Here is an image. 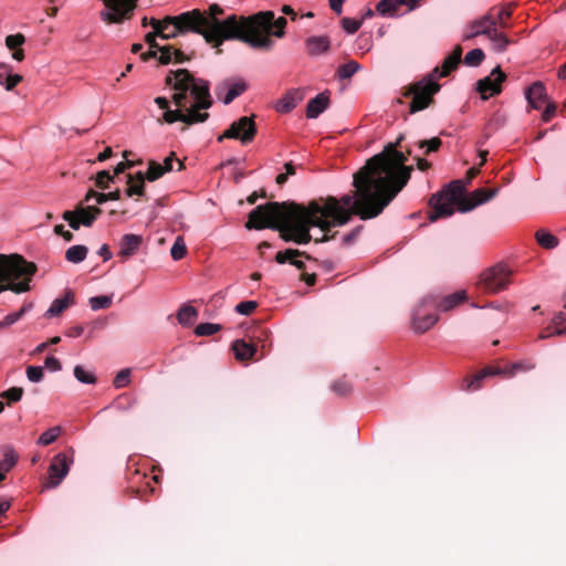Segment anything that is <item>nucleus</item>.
Wrapping results in <instances>:
<instances>
[{"label":"nucleus","mask_w":566,"mask_h":566,"mask_svg":"<svg viewBox=\"0 0 566 566\" xmlns=\"http://www.w3.org/2000/svg\"><path fill=\"white\" fill-rule=\"evenodd\" d=\"M129 369H122L114 378L113 385L116 389L124 388L129 384Z\"/></svg>","instance_id":"09e8293b"},{"label":"nucleus","mask_w":566,"mask_h":566,"mask_svg":"<svg viewBox=\"0 0 566 566\" xmlns=\"http://www.w3.org/2000/svg\"><path fill=\"white\" fill-rule=\"evenodd\" d=\"M232 349H233L235 358L239 360L250 359L254 356V354L256 352V348L254 347V345L245 343L242 339H237L232 344Z\"/></svg>","instance_id":"b1692460"},{"label":"nucleus","mask_w":566,"mask_h":566,"mask_svg":"<svg viewBox=\"0 0 566 566\" xmlns=\"http://www.w3.org/2000/svg\"><path fill=\"white\" fill-rule=\"evenodd\" d=\"M200 13L221 25L223 23L226 24V22L231 19L234 20L235 25L232 29L238 35L224 38V41L237 39L249 44L252 49L264 51H270L274 45V42H272L266 35L261 34L262 31L269 29L273 20L272 11H261L247 18L231 14L224 20H220L218 19V15L223 13V9L218 4H212L209 7L208 11L200 10Z\"/></svg>","instance_id":"39448f33"},{"label":"nucleus","mask_w":566,"mask_h":566,"mask_svg":"<svg viewBox=\"0 0 566 566\" xmlns=\"http://www.w3.org/2000/svg\"><path fill=\"white\" fill-rule=\"evenodd\" d=\"M488 39L491 42L493 51L497 53L505 52L511 44V40L505 33L497 31V29H495Z\"/></svg>","instance_id":"c85d7f7f"},{"label":"nucleus","mask_w":566,"mask_h":566,"mask_svg":"<svg viewBox=\"0 0 566 566\" xmlns=\"http://www.w3.org/2000/svg\"><path fill=\"white\" fill-rule=\"evenodd\" d=\"M150 25L164 40L175 39L180 34L188 32L201 34L207 43L214 46L222 44L224 38L238 35L233 32L235 22L233 19L218 24L212 19H209L200 13V10L193 9L182 12L178 15H167L163 20L155 18L150 19Z\"/></svg>","instance_id":"7ed1b4c3"},{"label":"nucleus","mask_w":566,"mask_h":566,"mask_svg":"<svg viewBox=\"0 0 566 566\" xmlns=\"http://www.w3.org/2000/svg\"><path fill=\"white\" fill-rule=\"evenodd\" d=\"M74 377L77 381L86 385H92L96 382V376L92 370L85 369L81 365H76L74 367Z\"/></svg>","instance_id":"58836bf2"},{"label":"nucleus","mask_w":566,"mask_h":566,"mask_svg":"<svg viewBox=\"0 0 566 566\" xmlns=\"http://www.w3.org/2000/svg\"><path fill=\"white\" fill-rule=\"evenodd\" d=\"M27 378L31 382H40L43 378V368L41 366H29L27 368Z\"/></svg>","instance_id":"6e6d98bb"},{"label":"nucleus","mask_w":566,"mask_h":566,"mask_svg":"<svg viewBox=\"0 0 566 566\" xmlns=\"http://www.w3.org/2000/svg\"><path fill=\"white\" fill-rule=\"evenodd\" d=\"M511 275L512 270L507 265L496 264L481 274L479 286L486 293H499L509 286Z\"/></svg>","instance_id":"6e6552de"},{"label":"nucleus","mask_w":566,"mask_h":566,"mask_svg":"<svg viewBox=\"0 0 566 566\" xmlns=\"http://www.w3.org/2000/svg\"><path fill=\"white\" fill-rule=\"evenodd\" d=\"M187 249L186 244L181 237H178L176 241L174 242L170 254L171 258L176 261L181 260L186 255Z\"/></svg>","instance_id":"a18cd8bd"},{"label":"nucleus","mask_w":566,"mask_h":566,"mask_svg":"<svg viewBox=\"0 0 566 566\" xmlns=\"http://www.w3.org/2000/svg\"><path fill=\"white\" fill-rule=\"evenodd\" d=\"M462 49L457 46L453 52L448 55L442 64L441 70L436 67L428 76L423 77L411 88L412 99L409 105L410 113L424 109L432 101V96L439 91L440 86L437 80L448 76L460 63Z\"/></svg>","instance_id":"423d86ee"},{"label":"nucleus","mask_w":566,"mask_h":566,"mask_svg":"<svg viewBox=\"0 0 566 566\" xmlns=\"http://www.w3.org/2000/svg\"><path fill=\"white\" fill-rule=\"evenodd\" d=\"M505 367L503 368H486L480 371L478 375H475L470 382L468 384L469 390H478L481 387V381L486 376H493V375H503L505 376Z\"/></svg>","instance_id":"c756f323"},{"label":"nucleus","mask_w":566,"mask_h":566,"mask_svg":"<svg viewBox=\"0 0 566 566\" xmlns=\"http://www.w3.org/2000/svg\"><path fill=\"white\" fill-rule=\"evenodd\" d=\"M221 329L220 324L214 323H200L195 328V334L197 336H210L216 334Z\"/></svg>","instance_id":"79ce46f5"},{"label":"nucleus","mask_w":566,"mask_h":566,"mask_svg":"<svg viewBox=\"0 0 566 566\" xmlns=\"http://www.w3.org/2000/svg\"><path fill=\"white\" fill-rule=\"evenodd\" d=\"M564 307L566 308V295L564 297ZM564 334H566V313L559 312L553 317L547 328L539 334V338H548L551 336H559Z\"/></svg>","instance_id":"6ab92c4d"},{"label":"nucleus","mask_w":566,"mask_h":566,"mask_svg":"<svg viewBox=\"0 0 566 566\" xmlns=\"http://www.w3.org/2000/svg\"><path fill=\"white\" fill-rule=\"evenodd\" d=\"M90 306L93 311H98L102 308H107L112 304V297L107 295H98L92 296L88 300Z\"/></svg>","instance_id":"c03bdc74"},{"label":"nucleus","mask_w":566,"mask_h":566,"mask_svg":"<svg viewBox=\"0 0 566 566\" xmlns=\"http://www.w3.org/2000/svg\"><path fill=\"white\" fill-rule=\"evenodd\" d=\"M285 25H286L285 18L280 17V18L275 19V17L273 15V20H272L269 29L265 31H262L261 34L266 35L273 42V40L270 38V35L273 34L276 38H282L285 34V31H284Z\"/></svg>","instance_id":"f704fd0d"},{"label":"nucleus","mask_w":566,"mask_h":566,"mask_svg":"<svg viewBox=\"0 0 566 566\" xmlns=\"http://www.w3.org/2000/svg\"><path fill=\"white\" fill-rule=\"evenodd\" d=\"M198 317V311L191 305H184L177 313L178 323L182 326H191Z\"/></svg>","instance_id":"7c9ffc66"},{"label":"nucleus","mask_w":566,"mask_h":566,"mask_svg":"<svg viewBox=\"0 0 566 566\" xmlns=\"http://www.w3.org/2000/svg\"><path fill=\"white\" fill-rule=\"evenodd\" d=\"M537 243L545 249H554L558 245V239L545 230L536 232Z\"/></svg>","instance_id":"4c0bfd02"},{"label":"nucleus","mask_w":566,"mask_h":566,"mask_svg":"<svg viewBox=\"0 0 566 566\" xmlns=\"http://www.w3.org/2000/svg\"><path fill=\"white\" fill-rule=\"evenodd\" d=\"M556 107L553 103H548L543 113V120L548 122L555 114Z\"/></svg>","instance_id":"338daca9"},{"label":"nucleus","mask_w":566,"mask_h":566,"mask_svg":"<svg viewBox=\"0 0 566 566\" xmlns=\"http://www.w3.org/2000/svg\"><path fill=\"white\" fill-rule=\"evenodd\" d=\"M105 9L99 12L104 22L118 24L129 20L136 9L138 0H102Z\"/></svg>","instance_id":"1a4fd4ad"},{"label":"nucleus","mask_w":566,"mask_h":566,"mask_svg":"<svg viewBox=\"0 0 566 566\" xmlns=\"http://www.w3.org/2000/svg\"><path fill=\"white\" fill-rule=\"evenodd\" d=\"M223 88H227V93L222 97V102H223V104L228 105L245 91L247 84L244 82L239 81V82L224 84Z\"/></svg>","instance_id":"2f4dec72"},{"label":"nucleus","mask_w":566,"mask_h":566,"mask_svg":"<svg viewBox=\"0 0 566 566\" xmlns=\"http://www.w3.org/2000/svg\"><path fill=\"white\" fill-rule=\"evenodd\" d=\"M6 46L12 51V59L17 62L24 60V51L21 48L25 43V36L22 33L10 34L4 40Z\"/></svg>","instance_id":"412c9836"},{"label":"nucleus","mask_w":566,"mask_h":566,"mask_svg":"<svg viewBox=\"0 0 566 566\" xmlns=\"http://www.w3.org/2000/svg\"><path fill=\"white\" fill-rule=\"evenodd\" d=\"M167 83L172 87L171 101L176 108H170L167 97L158 96L154 99L163 111V120L168 124L181 122L187 125L203 123L209 114L206 111L211 107L212 99L209 83L201 78H195L187 70L180 69L170 72Z\"/></svg>","instance_id":"f03ea898"},{"label":"nucleus","mask_w":566,"mask_h":566,"mask_svg":"<svg viewBox=\"0 0 566 566\" xmlns=\"http://www.w3.org/2000/svg\"><path fill=\"white\" fill-rule=\"evenodd\" d=\"M403 0H380L376 6V11L381 17L394 18L398 15Z\"/></svg>","instance_id":"4be33fe9"},{"label":"nucleus","mask_w":566,"mask_h":566,"mask_svg":"<svg viewBox=\"0 0 566 566\" xmlns=\"http://www.w3.org/2000/svg\"><path fill=\"white\" fill-rule=\"evenodd\" d=\"M22 395H23V389L22 388H20V387H12V388H10L8 390H4L1 394V397L7 399L10 402H17V401L21 400Z\"/></svg>","instance_id":"3c124183"},{"label":"nucleus","mask_w":566,"mask_h":566,"mask_svg":"<svg viewBox=\"0 0 566 566\" xmlns=\"http://www.w3.org/2000/svg\"><path fill=\"white\" fill-rule=\"evenodd\" d=\"M44 366L51 371H59L62 368L60 360L54 356L46 357L44 360Z\"/></svg>","instance_id":"bf43d9fd"},{"label":"nucleus","mask_w":566,"mask_h":566,"mask_svg":"<svg viewBox=\"0 0 566 566\" xmlns=\"http://www.w3.org/2000/svg\"><path fill=\"white\" fill-rule=\"evenodd\" d=\"M22 76L19 74L9 75L4 81V87L7 91L13 90L15 85H18L22 81Z\"/></svg>","instance_id":"052dcab7"},{"label":"nucleus","mask_w":566,"mask_h":566,"mask_svg":"<svg viewBox=\"0 0 566 566\" xmlns=\"http://www.w3.org/2000/svg\"><path fill=\"white\" fill-rule=\"evenodd\" d=\"M465 296L467 294L463 290L449 294L440 300L439 308L443 312L451 311L461 304L465 300Z\"/></svg>","instance_id":"393cba45"},{"label":"nucleus","mask_w":566,"mask_h":566,"mask_svg":"<svg viewBox=\"0 0 566 566\" xmlns=\"http://www.w3.org/2000/svg\"><path fill=\"white\" fill-rule=\"evenodd\" d=\"M177 164V170L180 171L184 168V164L175 157V153H171L164 159L163 168L166 172L174 170V165Z\"/></svg>","instance_id":"864d4df0"},{"label":"nucleus","mask_w":566,"mask_h":566,"mask_svg":"<svg viewBox=\"0 0 566 566\" xmlns=\"http://www.w3.org/2000/svg\"><path fill=\"white\" fill-rule=\"evenodd\" d=\"M304 45L310 56H319L328 52L331 40L327 35H312L305 39Z\"/></svg>","instance_id":"dca6fc26"},{"label":"nucleus","mask_w":566,"mask_h":566,"mask_svg":"<svg viewBox=\"0 0 566 566\" xmlns=\"http://www.w3.org/2000/svg\"><path fill=\"white\" fill-rule=\"evenodd\" d=\"M157 50L159 51V56H158V60L161 64H168L171 62L172 60V46L170 45H165V46H159L157 48Z\"/></svg>","instance_id":"4d7b16f0"},{"label":"nucleus","mask_w":566,"mask_h":566,"mask_svg":"<svg viewBox=\"0 0 566 566\" xmlns=\"http://www.w3.org/2000/svg\"><path fill=\"white\" fill-rule=\"evenodd\" d=\"M400 140L387 144L354 175L355 195L328 197L307 207L279 202L258 206L249 213L245 228L279 230L284 241L307 244L311 228L326 232L346 224L353 214L364 220L377 217L407 185L412 171L406 166L405 154L396 149Z\"/></svg>","instance_id":"f257e3e1"},{"label":"nucleus","mask_w":566,"mask_h":566,"mask_svg":"<svg viewBox=\"0 0 566 566\" xmlns=\"http://www.w3.org/2000/svg\"><path fill=\"white\" fill-rule=\"evenodd\" d=\"M61 432L60 427H52L44 431L38 439V444L48 446L54 442Z\"/></svg>","instance_id":"37998d69"},{"label":"nucleus","mask_w":566,"mask_h":566,"mask_svg":"<svg viewBox=\"0 0 566 566\" xmlns=\"http://www.w3.org/2000/svg\"><path fill=\"white\" fill-rule=\"evenodd\" d=\"M113 179V176L107 170H102L96 176V185L99 188H106L107 184Z\"/></svg>","instance_id":"13d9d810"},{"label":"nucleus","mask_w":566,"mask_h":566,"mask_svg":"<svg viewBox=\"0 0 566 566\" xmlns=\"http://www.w3.org/2000/svg\"><path fill=\"white\" fill-rule=\"evenodd\" d=\"M340 23L343 30L348 34H354L361 27V20L352 18H343Z\"/></svg>","instance_id":"49530a36"},{"label":"nucleus","mask_w":566,"mask_h":566,"mask_svg":"<svg viewBox=\"0 0 566 566\" xmlns=\"http://www.w3.org/2000/svg\"><path fill=\"white\" fill-rule=\"evenodd\" d=\"M159 36V34L154 30L153 32H148L145 35V41L149 45L150 49H157L159 45L156 43V38Z\"/></svg>","instance_id":"0e129e2a"},{"label":"nucleus","mask_w":566,"mask_h":566,"mask_svg":"<svg viewBox=\"0 0 566 566\" xmlns=\"http://www.w3.org/2000/svg\"><path fill=\"white\" fill-rule=\"evenodd\" d=\"M18 454L11 447L3 450V460L0 461V481L4 480L6 474L17 464Z\"/></svg>","instance_id":"5701e85b"},{"label":"nucleus","mask_w":566,"mask_h":566,"mask_svg":"<svg viewBox=\"0 0 566 566\" xmlns=\"http://www.w3.org/2000/svg\"><path fill=\"white\" fill-rule=\"evenodd\" d=\"M345 0H328L331 9L336 13L340 14L343 12V4Z\"/></svg>","instance_id":"774afa93"},{"label":"nucleus","mask_w":566,"mask_h":566,"mask_svg":"<svg viewBox=\"0 0 566 566\" xmlns=\"http://www.w3.org/2000/svg\"><path fill=\"white\" fill-rule=\"evenodd\" d=\"M102 210L94 206H78L74 210H66L63 212L62 218L66 221L71 229L78 230L81 226L92 227Z\"/></svg>","instance_id":"9b49d317"},{"label":"nucleus","mask_w":566,"mask_h":566,"mask_svg":"<svg viewBox=\"0 0 566 566\" xmlns=\"http://www.w3.org/2000/svg\"><path fill=\"white\" fill-rule=\"evenodd\" d=\"M535 363L531 359H523L505 366V376L513 377L520 373H527L535 368Z\"/></svg>","instance_id":"bb28decb"},{"label":"nucleus","mask_w":566,"mask_h":566,"mask_svg":"<svg viewBox=\"0 0 566 566\" xmlns=\"http://www.w3.org/2000/svg\"><path fill=\"white\" fill-rule=\"evenodd\" d=\"M333 389L338 395H346L350 390V386L346 381H336L333 385Z\"/></svg>","instance_id":"e2e57ef3"},{"label":"nucleus","mask_w":566,"mask_h":566,"mask_svg":"<svg viewBox=\"0 0 566 566\" xmlns=\"http://www.w3.org/2000/svg\"><path fill=\"white\" fill-rule=\"evenodd\" d=\"M87 252H88V250L85 245H82V244L72 245L66 250L65 259L70 263L77 264L86 259Z\"/></svg>","instance_id":"72a5a7b5"},{"label":"nucleus","mask_w":566,"mask_h":566,"mask_svg":"<svg viewBox=\"0 0 566 566\" xmlns=\"http://www.w3.org/2000/svg\"><path fill=\"white\" fill-rule=\"evenodd\" d=\"M440 146L441 140L438 137H433L429 140H421L418 143V147L420 149H426V154L438 150Z\"/></svg>","instance_id":"603ef678"},{"label":"nucleus","mask_w":566,"mask_h":566,"mask_svg":"<svg viewBox=\"0 0 566 566\" xmlns=\"http://www.w3.org/2000/svg\"><path fill=\"white\" fill-rule=\"evenodd\" d=\"M497 191V188H479L473 190L469 196H465L462 182L460 180L451 181L441 191L430 198L429 205L432 211L429 214V219L431 222H434L440 218L451 217L454 212V205H458L460 212H469L475 207L494 198Z\"/></svg>","instance_id":"20e7f679"},{"label":"nucleus","mask_w":566,"mask_h":566,"mask_svg":"<svg viewBox=\"0 0 566 566\" xmlns=\"http://www.w3.org/2000/svg\"><path fill=\"white\" fill-rule=\"evenodd\" d=\"M296 106V102L293 96H284L277 104V111L281 113H289Z\"/></svg>","instance_id":"5fc2aeb1"},{"label":"nucleus","mask_w":566,"mask_h":566,"mask_svg":"<svg viewBox=\"0 0 566 566\" xmlns=\"http://www.w3.org/2000/svg\"><path fill=\"white\" fill-rule=\"evenodd\" d=\"M36 266L32 262H27L20 255L0 254V283L9 282L0 285V293L6 290L15 293L29 291L30 279L35 273Z\"/></svg>","instance_id":"0eeeda50"},{"label":"nucleus","mask_w":566,"mask_h":566,"mask_svg":"<svg viewBox=\"0 0 566 566\" xmlns=\"http://www.w3.org/2000/svg\"><path fill=\"white\" fill-rule=\"evenodd\" d=\"M165 174H166V171L164 170L163 165L160 163H157L155 160H149L148 169H147L146 174L144 175V177L148 181H155V180L159 179L160 177H163Z\"/></svg>","instance_id":"ea45409f"},{"label":"nucleus","mask_w":566,"mask_h":566,"mask_svg":"<svg viewBox=\"0 0 566 566\" xmlns=\"http://www.w3.org/2000/svg\"><path fill=\"white\" fill-rule=\"evenodd\" d=\"M511 14H512V11H511L510 6L502 7L499 10L497 14L496 15L494 14V17L496 19V27L499 25L500 28H503V29L509 28V23L506 20L511 17Z\"/></svg>","instance_id":"de8ad7c7"},{"label":"nucleus","mask_w":566,"mask_h":566,"mask_svg":"<svg viewBox=\"0 0 566 566\" xmlns=\"http://www.w3.org/2000/svg\"><path fill=\"white\" fill-rule=\"evenodd\" d=\"M495 29L496 19L491 10L468 23L462 40L469 41L480 35H486L489 38Z\"/></svg>","instance_id":"ddd939ff"},{"label":"nucleus","mask_w":566,"mask_h":566,"mask_svg":"<svg viewBox=\"0 0 566 566\" xmlns=\"http://www.w3.org/2000/svg\"><path fill=\"white\" fill-rule=\"evenodd\" d=\"M256 134L255 123L252 117L243 116L234 120L230 127L218 137V142L224 138L239 139L243 145L253 140Z\"/></svg>","instance_id":"9d476101"},{"label":"nucleus","mask_w":566,"mask_h":566,"mask_svg":"<svg viewBox=\"0 0 566 566\" xmlns=\"http://www.w3.org/2000/svg\"><path fill=\"white\" fill-rule=\"evenodd\" d=\"M71 461L64 453H57L51 461L49 467V481L46 486L55 489L70 471Z\"/></svg>","instance_id":"2eb2a0df"},{"label":"nucleus","mask_w":566,"mask_h":566,"mask_svg":"<svg viewBox=\"0 0 566 566\" xmlns=\"http://www.w3.org/2000/svg\"><path fill=\"white\" fill-rule=\"evenodd\" d=\"M300 255H301V252L298 250L286 249L284 251L277 252L275 255V260L280 264L290 262L291 264L295 265L297 269H303L304 262L296 259Z\"/></svg>","instance_id":"cd10ccee"},{"label":"nucleus","mask_w":566,"mask_h":566,"mask_svg":"<svg viewBox=\"0 0 566 566\" xmlns=\"http://www.w3.org/2000/svg\"><path fill=\"white\" fill-rule=\"evenodd\" d=\"M484 57L485 54L482 49H473L465 54L464 64L468 66H478L483 62Z\"/></svg>","instance_id":"a19ab883"},{"label":"nucleus","mask_w":566,"mask_h":566,"mask_svg":"<svg viewBox=\"0 0 566 566\" xmlns=\"http://www.w3.org/2000/svg\"><path fill=\"white\" fill-rule=\"evenodd\" d=\"M69 295H65L64 297L55 298L50 307L46 310L44 316L48 318H51L53 316L59 315L62 313L67 306H69Z\"/></svg>","instance_id":"e433bc0d"},{"label":"nucleus","mask_w":566,"mask_h":566,"mask_svg":"<svg viewBox=\"0 0 566 566\" xmlns=\"http://www.w3.org/2000/svg\"><path fill=\"white\" fill-rule=\"evenodd\" d=\"M329 95L327 92L317 94L312 98L306 107V116L308 118H317L328 106Z\"/></svg>","instance_id":"aec40b11"},{"label":"nucleus","mask_w":566,"mask_h":566,"mask_svg":"<svg viewBox=\"0 0 566 566\" xmlns=\"http://www.w3.org/2000/svg\"><path fill=\"white\" fill-rule=\"evenodd\" d=\"M142 237L138 234L128 233L123 235L119 242V252L118 255L123 260H127L133 256L139 249L142 244Z\"/></svg>","instance_id":"f3484780"},{"label":"nucleus","mask_w":566,"mask_h":566,"mask_svg":"<svg viewBox=\"0 0 566 566\" xmlns=\"http://www.w3.org/2000/svg\"><path fill=\"white\" fill-rule=\"evenodd\" d=\"M505 80V74L500 66L492 70L491 74L476 83V90L481 94L482 99L496 95L501 92V84Z\"/></svg>","instance_id":"4468645a"},{"label":"nucleus","mask_w":566,"mask_h":566,"mask_svg":"<svg viewBox=\"0 0 566 566\" xmlns=\"http://www.w3.org/2000/svg\"><path fill=\"white\" fill-rule=\"evenodd\" d=\"M528 104L534 109H541L546 103V90L542 82H534L525 93Z\"/></svg>","instance_id":"a211bd4d"},{"label":"nucleus","mask_w":566,"mask_h":566,"mask_svg":"<svg viewBox=\"0 0 566 566\" xmlns=\"http://www.w3.org/2000/svg\"><path fill=\"white\" fill-rule=\"evenodd\" d=\"M436 301L431 297L423 298L412 314V328L416 333H424L429 331L437 322L438 316L426 311L427 306L433 307Z\"/></svg>","instance_id":"f8f14e48"},{"label":"nucleus","mask_w":566,"mask_h":566,"mask_svg":"<svg viewBox=\"0 0 566 566\" xmlns=\"http://www.w3.org/2000/svg\"><path fill=\"white\" fill-rule=\"evenodd\" d=\"M93 198L95 199L97 205H103L108 200L106 193H97V192L91 191L86 195L85 201L90 202Z\"/></svg>","instance_id":"680f3d73"},{"label":"nucleus","mask_w":566,"mask_h":566,"mask_svg":"<svg viewBox=\"0 0 566 566\" xmlns=\"http://www.w3.org/2000/svg\"><path fill=\"white\" fill-rule=\"evenodd\" d=\"M145 177L142 171H138L136 175V179L128 175L127 176V189L126 195L128 197H132L134 195L143 196L144 195V187H145Z\"/></svg>","instance_id":"a878e982"},{"label":"nucleus","mask_w":566,"mask_h":566,"mask_svg":"<svg viewBox=\"0 0 566 566\" xmlns=\"http://www.w3.org/2000/svg\"><path fill=\"white\" fill-rule=\"evenodd\" d=\"M256 306L255 301H243L235 305V312L240 315H250Z\"/></svg>","instance_id":"8fccbe9b"},{"label":"nucleus","mask_w":566,"mask_h":566,"mask_svg":"<svg viewBox=\"0 0 566 566\" xmlns=\"http://www.w3.org/2000/svg\"><path fill=\"white\" fill-rule=\"evenodd\" d=\"M97 254L103 258V261H108L112 259L113 254L107 244H102L97 251Z\"/></svg>","instance_id":"69168bd1"},{"label":"nucleus","mask_w":566,"mask_h":566,"mask_svg":"<svg viewBox=\"0 0 566 566\" xmlns=\"http://www.w3.org/2000/svg\"><path fill=\"white\" fill-rule=\"evenodd\" d=\"M33 308V303H24L22 307L13 313L8 314L4 316L2 321H0V328H7L14 323H17L22 316H24L27 313H29Z\"/></svg>","instance_id":"473e14b6"},{"label":"nucleus","mask_w":566,"mask_h":566,"mask_svg":"<svg viewBox=\"0 0 566 566\" xmlns=\"http://www.w3.org/2000/svg\"><path fill=\"white\" fill-rule=\"evenodd\" d=\"M359 70H360V64L354 60H350V61L342 64L337 69V77L340 81L350 78Z\"/></svg>","instance_id":"c9c22d12"}]
</instances>
